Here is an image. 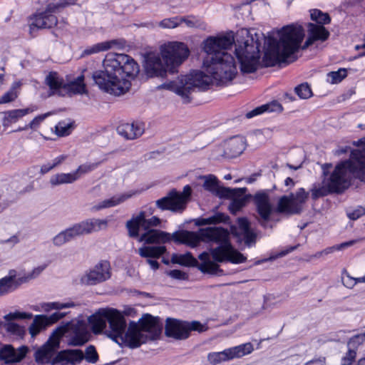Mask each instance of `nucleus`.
Here are the masks:
<instances>
[{"instance_id":"2f4dec72","label":"nucleus","mask_w":365,"mask_h":365,"mask_svg":"<svg viewBox=\"0 0 365 365\" xmlns=\"http://www.w3.org/2000/svg\"><path fill=\"white\" fill-rule=\"evenodd\" d=\"M144 220V211H141L139 214L128 220L126 223V227L128 228L129 235L132 237H137L139 235L140 227H143Z\"/></svg>"},{"instance_id":"3c124183","label":"nucleus","mask_w":365,"mask_h":365,"mask_svg":"<svg viewBox=\"0 0 365 365\" xmlns=\"http://www.w3.org/2000/svg\"><path fill=\"white\" fill-rule=\"evenodd\" d=\"M33 314L31 313L14 312H10L4 316L6 322H14L16 319H31Z\"/></svg>"},{"instance_id":"58836bf2","label":"nucleus","mask_w":365,"mask_h":365,"mask_svg":"<svg viewBox=\"0 0 365 365\" xmlns=\"http://www.w3.org/2000/svg\"><path fill=\"white\" fill-rule=\"evenodd\" d=\"M227 219V216H226L225 214L217 212L209 217L197 219L195 222V224L198 226L215 225L221 222H225Z\"/></svg>"},{"instance_id":"473e14b6","label":"nucleus","mask_w":365,"mask_h":365,"mask_svg":"<svg viewBox=\"0 0 365 365\" xmlns=\"http://www.w3.org/2000/svg\"><path fill=\"white\" fill-rule=\"evenodd\" d=\"M184 23L188 28L205 30L207 25L202 19L192 16H180V26Z\"/></svg>"},{"instance_id":"13d9d810","label":"nucleus","mask_w":365,"mask_h":365,"mask_svg":"<svg viewBox=\"0 0 365 365\" xmlns=\"http://www.w3.org/2000/svg\"><path fill=\"white\" fill-rule=\"evenodd\" d=\"M145 212H144V220H143V228L148 230L151 227H156L160 224V220L156 216H153L151 218L145 219Z\"/></svg>"},{"instance_id":"b1692460","label":"nucleus","mask_w":365,"mask_h":365,"mask_svg":"<svg viewBox=\"0 0 365 365\" xmlns=\"http://www.w3.org/2000/svg\"><path fill=\"white\" fill-rule=\"evenodd\" d=\"M45 83L48 86V96H65V83L56 72H50L46 77Z\"/></svg>"},{"instance_id":"09e8293b","label":"nucleus","mask_w":365,"mask_h":365,"mask_svg":"<svg viewBox=\"0 0 365 365\" xmlns=\"http://www.w3.org/2000/svg\"><path fill=\"white\" fill-rule=\"evenodd\" d=\"M162 29H172L180 26V16L164 19L158 23Z\"/></svg>"},{"instance_id":"e433bc0d","label":"nucleus","mask_w":365,"mask_h":365,"mask_svg":"<svg viewBox=\"0 0 365 365\" xmlns=\"http://www.w3.org/2000/svg\"><path fill=\"white\" fill-rule=\"evenodd\" d=\"M75 237L88 235L91 232V220L86 219L70 227Z\"/></svg>"},{"instance_id":"bf43d9fd","label":"nucleus","mask_w":365,"mask_h":365,"mask_svg":"<svg viewBox=\"0 0 365 365\" xmlns=\"http://www.w3.org/2000/svg\"><path fill=\"white\" fill-rule=\"evenodd\" d=\"M66 312H56L51 314L50 316H46L48 327L63 318L66 316Z\"/></svg>"},{"instance_id":"2eb2a0df","label":"nucleus","mask_w":365,"mask_h":365,"mask_svg":"<svg viewBox=\"0 0 365 365\" xmlns=\"http://www.w3.org/2000/svg\"><path fill=\"white\" fill-rule=\"evenodd\" d=\"M158 53H150L145 58L144 69L148 77H165L168 71L165 62H163Z\"/></svg>"},{"instance_id":"4468645a","label":"nucleus","mask_w":365,"mask_h":365,"mask_svg":"<svg viewBox=\"0 0 365 365\" xmlns=\"http://www.w3.org/2000/svg\"><path fill=\"white\" fill-rule=\"evenodd\" d=\"M91 170V165H81L76 170L71 173H58L53 175L49 180V183L52 187L59 186L63 184H72L78 180Z\"/></svg>"},{"instance_id":"6e6d98bb","label":"nucleus","mask_w":365,"mask_h":365,"mask_svg":"<svg viewBox=\"0 0 365 365\" xmlns=\"http://www.w3.org/2000/svg\"><path fill=\"white\" fill-rule=\"evenodd\" d=\"M51 115L50 113H46L44 114L38 115L36 117H35L28 125L27 126L29 127V128L32 130L37 129L40 124L49 115Z\"/></svg>"},{"instance_id":"cd10ccee","label":"nucleus","mask_w":365,"mask_h":365,"mask_svg":"<svg viewBox=\"0 0 365 365\" xmlns=\"http://www.w3.org/2000/svg\"><path fill=\"white\" fill-rule=\"evenodd\" d=\"M136 194H137V192L130 191L128 193H123V194L113 196L110 199L103 200L100 204L96 205L94 207V208L97 210H99L103 208H108V207L116 206V205L123 202L126 200L130 198L131 197H133V195H135Z\"/></svg>"},{"instance_id":"72a5a7b5","label":"nucleus","mask_w":365,"mask_h":365,"mask_svg":"<svg viewBox=\"0 0 365 365\" xmlns=\"http://www.w3.org/2000/svg\"><path fill=\"white\" fill-rule=\"evenodd\" d=\"M166 251L165 246H144L138 249V254L142 257L158 258Z\"/></svg>"},{"instance_id":"a19ab883","label":"nucleus","mask_w":365,"mask_h":365,"mask_svg":"<svg viewBox=\"0 0 365 365\" xmlns=\"http://www.w3.org/2000/svg\"><path fill=\"white\" fill-rule=\"evenodd\" d=\"M67 158V155H60L55 158L52 161L42 165L40 169L41 174L45 175L48 173L51 170L61 165Z\"/></svg>"},{"instance_id":"f8f14e48","label":"nucleus","mask_w":365,"mask_h":365,"mask_svg":"<svg viewBox=\"0 0 365 365\" xmlns=\"http://www.w3.org/2000/svg\"><path fill=\"white\" fill-rule=\"evenodd\" d=\"M253 351L251 343L243 344L220 352L208 354L207 360L212 365H217L221 362L229 361L235 358H240Z\"/></svg>"},{"instance_id":"1a4fd4ad","label":"nucleus","mask_w":365,"mask_h":365,"mask_svg":"<svg viewBox=\"0 0 365 365\" xmlns=\"http://www.w3.org/2000/svg\"><path fill=\"white\" fill-rule=\"evenodd\" d=\"M160 52L170 73L178 72L177 68L180 66L190 55V50L187 46L185 43L179 41H170L164 43L160 46Z\"/></svg>"},{"instance_id":"680f3d73","label":"nucleus","mask_w":365,"mask_h":365,"mask_svg":"<svg viewBox=\"0 0 365 365\" xmlns=\"http://www.w3.org/2000/svg\"><path fill=\"white\" fill-rule=\"evenodd\" d=\"M365 214V209L362 207H359L352 212H348V217L349 219L355 220L361 217Z\"/></svg>"},{"instance_id":"79ce46f5","label":"nucleus","mask_w":365,"mask_h":365,"mask_svg":"<svg viewBox=\"0 0 365 365\" xmlns=\"http://www.w3.org/2000/svg\"><path fill=\"white\" fill-rule=\"evenodd\" d=\"M310 192L311 197L314 200L326 196L329 193H333L331 192V189L327 185L323 183V181L322 182V185L317 184L313 185L312 188L310 190Z\"/></svg>"},{"instance_id":"39448f33","label":"nucleus","mask_w":365,"mask_h":365,"mask_svg":"<svg viewBox=\"0 0 365 365\" xmlns=\"http://www.w3.org/2000/svg\"><path fill=\"white\" fill-rule=\"evenodd\" d=\"M103 70L93 74L98 88L110 95L120 96L130 88V79L139 73L138 63L125 53L110 52L103 61Z\"/></svg>"},{"instance_id":"f704fd0d","label":"nucleus","mask_w":365,"mask_h":365,"mask_svg":"<svg viewBox=\"0 0 365 365\" xmlns=\"http://www.w3.org/2000/svg\"><path fill=\"white\" fill-rule=\"evenodd\" d=\"M171 261L174 264H179L183 266H197V260L192 255L190 252H187L183 255H173Z\"/></svg>"},{"instance_id":"412c9836","label":"nucleus","mask_w":365,"mask_h":365,"mask_svg":"<svg viewBox=\"0 0 365 365\" xmlns=\"http://www.w3.org/2000/svg\"><path fill=\"white\" fill-rule=\"evenodd\" d=\"M144 131V125L141 123H122L117 128L118 133L126 140H135L140 137Z\"/></svg>"},{"instance_id":"c756f323","label":"nucleus","mask_w":365,"mask_h":365,"mask_svg":"<svg viewBox=\"0 0 365 365\" xmlns=\"http://www.w3.org/2000/svg\"><path fill=\"white\" fill-rule=\"evenodd\" d=\"M84 76L81 75L70 83H65L64 93L71 96L73 94H83L86 92V85L83 82Z\"/></svg>"},{"instance_id":"f3484780","label":"nucleus","mask_w":365,"mask_h":365,"mask_svg":"<svg viewBox=\"0 0 365 365\" xmlns=\"http://www.w3.org/2000/svg\"><path fill=\"white\" fill-rule=\"evenodd\" d=\"M156 206L162 210L173 212L182 211L185 209L183 196L175 190L170 191L167 196L155 202Z\"/></svg>"},{"instance_id":"e2e57ef3","label":"nucleus","mask_w":365,"mask_h":365,"mask_svg":"<svg viewBox=\"0 0 365 365\" xmlns=\"http://www.w3.org/2000/svg\"><path fill=\"white\" fill-rule=\"evenodd\" d=\"M108 225V221L106 220H96L93 222V231H98L103 229H106Z\"/></svg>"},{"instance_id":"052dcab7","label":"nucleus","mask_w":365,"mask_h":365,"mask_svg":"<svg viewBox=\"0 0 365 365\" xmlns=\"http://www.w3.org/2000/svg\"><path fill=\"white\" fill-rule=\"evenodd\" d=\"M188 328L189 333L191 331H197L199 332H202L207 330V327L205 325L202 324L200 322L197 321H193L190 323L188 322Z\"/></svg>"},{"instance_id":"de8ad7c7","label":"nucleus","mask_w":365,"mask_h":365,"mask_svg":"<svg viewBox=\"0 0 365 365\" xmlns=\"http://www.w3.org/2000/svg\"><path fill=\"white\" fill-rule=\"evenodd\" d=\"M295 93L301 99H308L313 96L312 91L308 83H302L294 88Z\"/></svg>"},{"instance_id":"338daca9","label":"nucleus","mask_w":365,"mask_h":365,"mask_svg":"<svg viewBox=\"0 0 365 365\" xmlns=\"http://www.w3.org/2000/svg\"><path fill=\"white\" fill-rule=\"evenodd\" d=\"M179 194L182 196H183V200H184V206L185 207V205H186V202H187V198L190 197V195H191V188L189 185H186L184 187V189H183V192L182 193H180Z\"/></svg>"},{"instance_id":"c85d7f7f","label":"nucleus","mask_w":365,"mask_h":365,"mask_svg":"<svg viewBox=\"0 0 365 365\" xmlns=\"http://www.w3.org/2000/svg\"><path fill=\"white\" fill-rule=\"evenodd\" d=\"M237 223L240 234L243 236L245 244L248 246L255 244L256 234L250 230L248 220L246 218H239Z\"/></svg>"},{"instance_id":"4be33fe9","label":"nucleus","mask_w":365,"mask_h":365,"mask_svg":"<svg viewBox=\"0 0 365 365\" xmlns=\"http://www.w3.org/2000/svg\"><path fill=\"white\" fill-rule=\"evenodd\" d=\"M38 110V106L31 105L23 109H14L3 112L2 125L8 128L12 123H16L20 118Z\"/></svg>"},{"instance_id":"8fccbe9b","label":"nucleus","mask_w":365,"mask_h":365,"mask_svg":"<svg viewBox=\"0 0 365 365\" xmlns=\"http://www.w3.org/2000/svg\"><path fill=\"white\" fill-rule=\"evenodd\" d=\"M246 202L245 197L235 198L229 205V210L233 215H236L246 205Z\"/></svg>"},{"instance_id":"6ab92c4d","label":"nucleus","mask_w":365,"mask_h":365,"mask_svg":"<svg viewBox=\"0 0 365 365\" xmlns=\"http://www.w3.org/2000/svg\"><path fill=\"white\" fill-rule=\"evenodd\" d=\"M307 39L302 49H305L315 41H325L330 36L329 31L322 25L309 23L307 24Z\"/></svg>"},{"instance_id":"49530a36","label":"nucleus","mask_w":365,"mask_h":365,"mask_svg":"<svg viewBox=\"0 0 365 365\" xmlns=\"http://www.w3.org/2000/svg\"><path fill=\"white\" fill-rule=\"evenodd\" d=\"M75 307V304L72 302H66V303H62V302H47V303H43L41 305L42 309L45 312H49L52 309L59 310V309L70 308V307Z\"/></svg>"},{"instance_id":"c9c22d12","label":"nucleus","mask_w":365,"mask_h":365,"mask_svg":"<svg viewBox=\"0 0 365 365\" xmlns=\"http://www.w3.org/2000/svg\"><path fill=\"white\" fill-rule=\"evenodd\" d=\"M76 237L73 235V232L71 228L69 227L58 234H57L53 239L52 242L56 247H61L65 245L67 242H71L74 240Z\"/></svg>"},{"instance_id":"bb28decb","label":"nucleus","mask_w":365,"mask_h":365,"mask_svg":"<svg viewBox=\"0 0 365 365\" xmlns=\"http://www.w3.org/2000/svg\"><path fill=\"white\" fill-rule=\"evenodd\" d=\"M282 106L277 101H272L268 103L262 105L255 108L251 111L246 113L247 118H251L256 115L262 114L264 113L277 112L279 113L282 110Z\"/></svg>"},{"instance_id":"603ef678","label":"nucleus","mask_w":365,"mask_h":365,"mask_svg":"<svg viewBox=\"0 0 365 365\" xmlns=\"http://www.w3.org/2000/svg\"><path fill=\"white\" fill-rule=\"evenodd\" d=\"M356 242H357L356 240H350V241H348L346 242L341 243L339 245L329 247L324 249L323 250V252H324V255H327L334 252V251L341 250L345 249L348 247H350V246L353 245L354 244H355Z\"/></svg>"},{"instance_id":"20e7f679","label":"nucleus","mask_w":365,"mask_h":365,"mask_svg":"<svg viewBox=\"0 0 365 365\" xmlns=\"http://www.w3.org/2000/svg\"><path fill=\"white\" fill-rule=\"evenodd\" d=\"M63 336L66 339V343L69 346H82L89 339L88 326L84 321L76 319L58 327L53 331L48 341L36 351V361L41 364L75 365L85 359L86 361L91 363V345L86 347V354L80 349H65L56 354Z\"/></svg>"},{"instance_id":"6e6552de","label":"nucleus","mask_w":365,"mask_h":365,"mask_svg":"<svg viewBox=\"0 0 365 365\" xmlns=\"http://www.w3.org/2000/svg\"><path fill=\"white\" fill-rule=\"evenodd\" d=\"M235 53L242 73H253L257 68L261 43L259 34L254 29H241L236 34Z\"/></svg>"},{"instance_id":"37998d69","label":"nucleus","mask_w":365,"mask_h":365,"mask_svg":"<svg viewBox=\"0 0 365 365\" xmlns=\"http://www.w3.org/2000/svg\"><path fill=\"white\" fill-rule=\"evenodd\" d=\"M123 43L118 40H110L96 43L93 46V53L108 51L110 48L122 46Z\"/></svg>"},{"instance_id":"9d476101","label":"nucleus","mask_w":365,"mask_h":365,"mask_svg":"<svg viewBox=\"0 0 365 365\" xmlns=\"http://www.w3.org/2000/svg\"><path fill=\"white\" fill-rule=\"evenodd\" d=\"M309 197V192L299 188L295 193L281 197L277 206V212L287 215L299 213Z\"/></svg>"},{"instance_id":"a211bd4d","label":"nucleus","mask_w":365,"mask_h":365,"mask_svg":"<svg viewBox=\"0 0 365 365\" xmlns=\"http://www.w3.org/2000/svg\"><path fill=\"white\" fill-rule=\"evenodd\" d=\"M165 331L168 336L176 339H187L189 336L188 322L168 318L166 320Z\"/></svg>"},{"instance_id":"ddd939ff","label":"nucleus","mask_w":365,"mask_h":365,"mask_svg":"<svg viewBox=\"0 0 365 365\" xmlns=\"http://www.w3.org/2000/svg\"><path fill=\"white\" fill-rule=\"evenodd\" d=\"M256 211L259 215V222L262 226L266 227L271 215L276 211L271 198L268 193L264 191L256 192L252 197Z\"/></svg>"},{"instance_id":"864d4df0","label":"nucleus","mask_w":365,"mask_h":365,"mask_svg":"<svg viewBox=\"0 0 365 365\" xmlns=\"http://www.w3.org/2000/svg\"><path fill=\"white\" fill-rule=\"evenodd\" d=\"M18 97L16 87L12 86L6 93H5L0 98V104L8 103L14 101Z\"/></svg>"},{"instance_id":"5fc2aeb1","label":"nucleus","mask_w":365,"mask_h":365,"mask_svg":"<svg viewBox=\"0 0 365 365\" xmlns=\"http://www.w3.org/2000/svg\"><path fill=\"white\" fill-rule=\"evenodd\" d=\"M341 281L343 284L349 289H351L356 285L355 277H351L346 269L342 272Z\"/></svg>"},{"instance_id":"4c0bfd02","label":"nucleus","mask_w":365,"mask_h":365,"mask_svg":"<svg viewBox=\"0 0 365 365\" xmlns=\"http://www.w3.org/2000/svg\"><path fill=\"white\" fill-rule=\"evenodd\" d=\"M4 327L10 336L16 339L23 338L26 334L24 327L14 322H5Z\"/></svg>"},{"instance_id":"423d86ee","label":"nucleus","mask_w":365,"mask_h":365,"mask_svg":"<svg viewBox=\"0 0 365 365\" xmlns=\"http://www.w3.org/2000/svg\"><path fill=\"white\" fill-rule=\"evenodd\" d=\"M322 165L323 183L334 193L343 192L349 185L351 175L365 182V148L354 150L350 158L337 164Z\"/></svg>"},{"instance_id":"5701e85b","label":"nucleus","mask_w":365,"mask_h":365,"mask_svg":"<svg viewBox=\"0 0 365 365\" xmlns=\"http://www.w3.org/2000/svg\"><path fill=\"white\" fill-rule=\"evenodd\" d=\"M246 147L244 138L236 136L229 139L225 144L223 156L227 158H233L242 153Z\"/></svg>"},{"instance_id":"0e129e2a","label":"nucleus","mask_w":365,"mask_h":365,"mask_svg":"<svg viewBox=\"0 0 365 365\" xmlns=\"http://www.w3.org/2000/svg\"><path fill=\"white\" fill-rule=\"evenodd\" d=\"M167 274L170 277L176 279H185L187 278L186 274L178 269L170 270Z\"/></svg>"},{"instance_id":"7ed1b4c3","label":"nucleus","mask_w":365,"mask_h":365,"mask_svg":"<svg viewBox=\"0 0 365 365\" xmlns=\"http://www.w3.org/2000/svg\"><path fill=\"white\" fill-rule=\"evenodd\" d=\"M126 322L120 312L114 309H98L93 314V333L105 329V334L119 345L139 347L148 340L155 339L160 334L162 324L158 317L145 314L138 322H131L125 331Z\"/></svg>"},{"instance_id":"7c9ffc66","label":"nucleus","mask_w":365,"mask_h":365,"mask_svg":"<svg viewBox=\"0 0 365 365\" xmlns=\"http://www.w3.org/2000/svg\"><path fill=\"white\" fill-rule=\"evenodd\" d=\"M48 327L46 315H36L34 318L33 322L29 327V331L31 337H35Z\"/></svg>"},{"instance_id":"393cba45","label":"nucleus","mask_w":365,"mask_h":365,"mask_svg":"<svg viewBox=\"0 0 365 365\" xmlns=\"http://www.w3.org/2000/svg\"><path fill=\"white\" fill-rule=\"evenodd\" d=\"M15 270H10L9 274L0 279V296L14 291L23 282H26L24 278H16Z\"/></svg>"},{"instance_id":"aec40b11","label":"nucleus","mask_w":365,"mask_h":365,"mask_svg":"<svg viewBox=\"0 0 365 365\" xmlns=\"http://www.w3.org/2000/svg\"><path fill=\"white\" fill-rule=\"evenodd\" d=\"M202 178L205 179L204 188L215 195L220 197H230L235 195L233 190L220 186L214 175L203 176Z\"/></svg>"},{"instance_id":"69168bd1","label":"nucleus","mask_w":365,"mask_h":365,"mask_svg":"<svg viewBox=\"0 0 365 365\" xmlns=\"http://www.w3.org/2000/svg\"><path fill=\"white\" fill-rule=\"evenodd\" d=\"M81 283L86 285L91 283V270L86 271V274L81 277Z\"/></svg>"},{"instance_id":"f03ea898","label":"nucleus","mask_w":365,"mask_h":365,"mask_svg":"<svg viewBox=\"0 0 365 365\" xmlns=\"http://www.w3.org/2000/svg\"><path fill=\"white\" fill-rule=\"evenodd\" d=\"M172 239L176 242L185 244L190 247L198 246L201 242H215L219 245L218 247L210 250L214 261L210 259L209 253L206 252L199 255L202 262L198 267L202 272L216 273L219 269L217 262H230L239 264L246 261V257L231 245L227 230L221 227L201 228L197 232L185 230L175 232L172 236L164 231L148 230L140 236L138 240L147 244H158L166 243Z\"/></svg>"},{"instance_id":"dca6fc26","label":"nucleus","mask_w":365,"mask_h":365,"mask_svg":"<svg viewBox=\"0 0 365 365\" xmlns=\"http://www.w3.org/2000/svg\"><path fill=\"white\" fill-rule=\"evenodd\" d=\"M29 351V347L25 345L15 349L11 344H1L0 346V361L6 364L19 363L25 359Z\"/></svg>"},{"instance_id":"0eeeda50","label":"nucleus","mask_w":365,"mask_h":365,"mask_svg":"<svg viewBox=\"0 0 365 365\" xmlns=\"http://www.w3.org/2000/svg\"><path fill=\"white\" fill-rule=\"evenodd\" d=\"M277 34L279 38V41L274 38V33L269 34L264 37L267 48L264 61L268 66H274L278 62H285L289 58H292V61H294L296 58L293 56L299 51L304 37V29L301 26H284L277 31Z\"/></svg>"},{"instance_id":"c03bdc74","label":"nucleus","mask_w":365,"mask_h":365,"mask_svg":"<svg viewBox=\"0 0 365 365\" xmlns=\"http://www.w3.org/2000/svg\"><path fill=\"white\" fill-rule=\"evenodd\" d=\"M347 76V71L345 68H339L336 71H331L327 73V81L334 84L340 83Z\"/></svg>"},{"instance_id":"774afa93","label":"nucleus","mask_w":365,"mask_h":365,"mask_svg":"<svg viewBox=\"0 0 365 365\" xmlns=\"http://www.w3.org/2000/svg\"><path fill=\"white\" fill-rule=\"evenodd\" d=\"M46 265H41L34 268L32 273L30 274L31 278H34L38 276L46 268Z\"/></svg>"},{"instance_id":"f257e3e1","label":"nucleus","mask_w":365,"mask_h":365,"mask_svg":"<svg viewBox=\"0 0 365 365\" xmlns=\"http://www.w3.org/2000/svg\"><path fill=\"white\" fill-rule=\"evenodd\" d=\"M234 42L232 32L208 37L203 41V51L207 53L203 61L206 73L193 71L178 81L163 83L159 88L173 91L181 97L184 103H188L191 101L190 94L196 88L204 90L214 82L222 85L230 83L237 71L234 57L225 50Z\"/></svg>"},{"instance_id":"a878e982","label":"nucleus","mask_w":365,"mask_h":365,"mask_svg":"<svg viewBox=\"0 0 365 365\" xmlns=\"http://www.w3.org/2000/svg\"><path fill=\"white\" fill-rule=\"evenodd\" d=\"M110 277L111 268L108 260H100L93 268V284L105 282Z\"/></svg>"},{"instance_id":"4d7b16f0","label":"nucleus","mask_w":365,"mask_h":365,"mask_svg":"<svg viewBox=\"0 0 365 365\" xmlns=\"http://www.w3.org/2000/svg\"><path fill=\"white\" fill-rule=\"evenodd\" d=\"M365 339V332L359 334H356L351 337L348 345L350 348H356L359 345L361 344Z\"/></svg>"},{"instance_id":"a18cd8bd","label":"nucleus","mask_w":365,"mask_h":365,"mask_svg":"<svg viewBox=\"0 0 365 365\" xmlns=\"http://www.w3.org/2000/svg\"><path fill=\"white\" fill-rule=\"evenodd\" d=\"M56 134L59 137H64L70 135L73 129L72 123L66 121L59 122L56 126Z\"/></svg>"},{"instance_id":"9b49d317","label":"nucleus","mask_w":365,"mask_h":365,"mask_svg":"<svg viewBox=\"0 0 365 365\" xmlns=\"http://www.w3.org/2000/svg\"><path fill=\"white\" fill-rule=\"evenodd\" d=\"M74 3L75 0H63L56 4H48L45 11L38 13L34 16L30 29H33L34 27L37 29H50L55 26L58 20L53 13L61 7H65Z\"/></svg>"},{"instance_id":"ea45409f","label":"nucleus","mask_w":365,"mask_h":365,"mask_svg":"<svg viewBox=\"0 0 365 365\" xmlns=\"http://www.w3.org/2000/svg\"><path fill=\"white\" fill-rule=\"evenodd\" d=\"M311 19L314 21L315 24L325 25L331 22V18L328 13L322 11L319 9L310 10Z\"/></svg>"}]
</instances>
